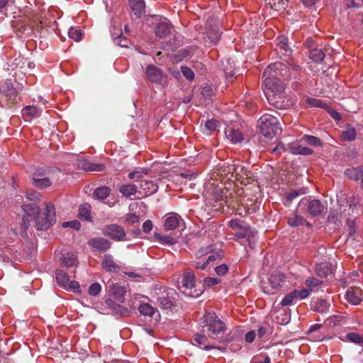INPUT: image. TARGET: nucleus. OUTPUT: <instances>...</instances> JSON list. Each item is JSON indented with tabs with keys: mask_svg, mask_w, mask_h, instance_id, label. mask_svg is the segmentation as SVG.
I'll use <instances>...</instances> for the list:
<instances>
[{
	"mask_svg": "<svg viewBox=\"0 0 363 363\" xmlns=\"http://www.w3.org/2000/svg\"><path fill=\"white\" fill-rule=\"evenodd\" d=\"M346 225L348 228V234L350 236L354 235L357 233V226L354 220L347 219Z\"/></svg>",
	"mask_w": 363,
	"mask_h": 363,
	"instance_id": "obj_62",
	"label": "nucleus"
},
{
	"mask_svg": "<svg viewBox=\"0 0 363 363\" xmlns=\"http://www.w3.org/2000/svg\"><path fill=\"white\" fill-rule=\"evenodd\" d=\"M60 259L62 264L66 267H73L77 262V257L73 253L64 254Z\"/></svg>",
	"mask_w": 363,
	"mask_h": 363,
	"instance_id": "obj_47",
	"label": "nucleus"
},
{
	"mask_svg": "<svg viewBox=\"0 0 363 363\" xmlns=\"http://www.w3.org/2000/svg\"><path fill=\"white\" fill-rule=\"evenodd\" d=\"M225 135L234 143H240L243 140V135L241 131L232 128H228L225 131Z\"/></svg>",
	"mask_w": 363,
	"mask_h": 363,
	"instance_id": "obj_37",
	"label": "nucleus"
},
{
	"mask_svg": "<svg viewBox=\"0 0 363 363\" xmlns=\"http://www.w3.org/2000/svg\"><path fill=\"white\" fill-rule=\"evenodd\" d=\"M287 150L288 147H286L283 143L279 142L277 143V146L272 150V153L280 155Z\"/></svg>",
	"mask_w": 363,
	"mask_h": 363,
	"instance_id": "obj_64",
	"label": "nucleus"
},
{
	"mask_svg": "<svg viewBox=\"0 0 363 363\" xmlns=\"http://www.w3.org/2000/svg\"><path fill=\"white\" fill-rule=\"evenodd\" d=\"M101 290V286L100 284H99L98 282H95L89 287L88 292L89 295L96 296L97 295L99 294Z\"/></svg>",
	"mask_w": 363,
	"mask_h": 363,
	"instance_id": "obj_61",
	"label": "nucleus"
},
{
	"mask_svg": "<svg viewBox=\"0 0 363 363\" xmlns=\"http://www.w3.org/2000/svg\"><path fill=\"white\" fill-rule=\"evenodd\" d=\"M203 328H207V334L211 339H215L219 343L230 342L232 339L224 337L227 330L225 323L213 312H206L201 318Z\"/></svg>",
	"mask_w": 363,
	"mask_h": 363,
	"instance_id": "obj_1",
	"label": "nucleus"
},
{
	"mask_svg": "<svg viewBox=\"0 0 363 363\" xmlns=\"http://www.w3.org/2000/svg\"><path fill=\"white\" fill-rule=\"evenodd\" d=\"M79 216L84 218L85 220L89 221L91 220V206L86 203L79 206Z\"/></svg>",
	"mask_w": 363,
	"mask_h": 363,
	"instance_id": "obj_44",
	"label": "nucleus"
},
{
	"mask_svg": "<svg viewBox=\"0 0 363 363\" xmlns=\"http://www.w3.org/2000/svg\"><path fill=\"white\" fill-rule=\"evenodd\" d=\"M265 95L269 104L276 108L287 109L292 105V102L285 96V91L277 94L265 93Z\"/></svg>",
	"mask_w": 363,
	"mask_h": 363,
	"instance_id": "obj_9",
	"label": "nucleus"
},
{
	"mask_svg": "<svg viewBox=\"0 0 363 363\" xmlns=\"http://www.w3.org/2000/svg\"><path fill=\"white\" fill-rule=\"evenodd\" d=\"M181 71L182 72V74L184 77H185L189 80H193L194 78V72L193 70L188 67H184L182 66L181 67Z\"/></svg>",
	"mask_w": 363,
	"mask_h": 363,
	"instance_id": "obj_63",
	"label": "nucleus"
},
{
	"mask_svg": "<svg viewBox=\"0 0 363 363\" xmlns=\"http://www.w3.org/2000/svg\"><path fill=\"white\" fill-rule=\"evenodd\" d=\"M208 38L210 39V40L213 43L216 44L220 38L221 33L218 30L216 29H211L208 31L207 33Z\"/></svg>",
	"mask_w": 363,
	"mask_h": 363,
	"instance_id": "obj_55",
	"label": "nucleus"
},
{
	"mask_svg": "<svg viewBox=\"0 0 363 363\" xmlns=\"http://www.w3.org/2000/svg\"><path fill=\"white\" fill-rule=\"evenodd\" d=\"M329 323L331 325H340L342 323H346L345 317L342 315H335L333 316H330L328 318Z\"/></svg>",
	"mask_w": 363,
	"mask_h": 363,
	"instance_id": "obj_59",
	"label": "nucleus"
},
{
	"mask_svg": "<svg viewBox=\"0 0 363 363\" xmlns=\"http://www.w3.org/2000/svg\"><path fill=\"white\" fill-rule=\"evenodd\" d=\"M325 110L329 113V115L337 122H339L342 120L341 114L337 112L336 110L333 108L332 107L326 105Z\"/></svg>",
	"mask_w": 363,
	"mask_h": 363,
	"instance_id": "obj_58",
	"label": "nucleus"
},
{
	"mask_svg": "<svg viewBox=\"0 0 363 363\" xmlns=\"http://www.w3.org/2000/svg\"><path fill=\"white\" fill-rule=\"evenodd\" d=\"M285 278L283 273L274 272L269 277V287L264 291L268 294H275L284 287Z\"/></svg>",
	"mask_w": 363,
	"mask_h": 363,
	"instance_id": "obj_12",
	"label": "nucleus"
},
{
	"mask_svg": "<svg viewBox=\"0 0 363 363\" xmlns=\"http://www.w3.org/2000/svg\"><path fill=\"white\" fill-rule=\"evenodd\" d=\"M325 53L322 49L313 48L309 52V57L315 63H320L325 58Z\"/></svg>",
	"mask_w": 363,
	"mask_h": 363,
	"instance_id": "obj_42",
	"label": "nucleus"
},
{
	"mask_svg": "<svg viewBox=\"0 0 363 363\" xmlns=\"http://www.w3.org/2000/svg\"><path fill=\"white\" fill-rule=\"evenodd\" d=\"M23 211L28 217H33L35 219L41 212L40 208L35 203H25L21 206Z\"/></svg>",
	"mask_w": 363,
	"mask_h": 363,
	"instance_id": "obj_34",
	"label": "nucleus"
},
{
	"mask_svg": "<svg viewBox=\"0 0 363 363\" xmlns=\"http://www.w3.org/2000/svg\"><path fill=\"white\" fill-rule=\"evenodd\" d=\"M266 4L275 11L284 10L288 4L289 0H264Z\"/></svg>",
	"mask_w": 363,
	"mask_h": 363,
	"instance_id": "obj_38",
	"label": "nucleus"
},
{
	"mask_svg": "<svg viewBox=\"0 0 363 363\" xmlns=\"http://www.w3.org/2000/svg\"><path fill=\"white\" fill-rule=\"evenodd\" d=\"M215 339H211L209 335H206L203 333H196L194 334L192 337V344L194 346L205 350H210L214 348V345L211 342Z\"/></svg>",
	"mask_w": 363,
	"mask_h": 363,
	"instance_id": "obj_17",
	"label": "nucleus"
},
{
	"mask_svg": "<svg viewBox=\"0 0 363 363\" xmlns=\"http://www.w3.org/2000/svg\"><path fill=\"white\" fill-rule=\"evenodd\" d=\"M235 181H238L241 184L247 185L253 182H257V176L248 167L240 164H237L235 174H234Z\"/></svg>",
	"mask_w": 363,
	"mask_h": 363,
	"instance_id": "obj_10",
	"label": "nucleus"
},
{
	"mask_svg": "<svg viewBox=\"0 0 363 363\" xmlns=\"http://www.w3.org/2000/svg\"><path fill=\"white\" fill-rule=\"evenodd\" d=\"M147 79L155 84H160L163 78V71L154 65H148L145 71Z\"/></svg>",
	"mask_w": 363,
	"mask_h": 363,
	"instance_id": "obj_19",
	"label": "nucleus"
},
{
	"mask_svg": "<svg viewBox=\"0 0 363 363\" xmlns=\"http://www.w3.org/2000/svg\"><path fill=\"white\" fill-rule=\"evenodd\" d=\"M118 33L119 35L114 38V43L120 47L128 48L130 44V40L123 35L121 29H118Z\"/></svg>",
	"mask_w": 363,
	"mask_h": 363,
	"instance_id": "obj_49",
	"label": "nucleus"
},
{
	"mask_svg": "<svg viewBox=\"0 0 363 363\" xmlns=\"http://www.w3.org/2000/svg\"><path fill=\"white\" fill-rule=\"evenodd\" d=\"M176 291L174 289H168L157 294V303L164 310L172 309L175 306Z\"/></svg>",
	"mask_w": 363,
	"mask_h": 363,
	"instance_id": "obj_11",
	"label": "nucleus"
},
{
	"mask_svg": "<svg viewBox=\"0 0 363 363\" xmlns=\"http://www.w3.org/2000/svg\"><path fill=\"white\" fill-rule=\"evenodd\" d=\"M288 150L293 155H311L313 153L312 149L296 143H289Z\"/></svg>",
	"mask_w": 363,
	"mask_h": 363,
	"instance_id": "obj_29",
	"label": "nucleus"
},
{
	"mask_svg": "<svg viewBox=\"0 0 363 363\" xmlns=\"http://www.w3.org/2000/svg\"><path fill=\"white\" fill-rule=\"evenodd\" d=\"M68 35L70 38L74 40L76 42L80 41L82 37L81 30L75 29L74 28H69Z\"/></svg>",
	"mask_w": 363,
	"mask_h": 363,
	"instance_id": "obj_57",
	"label": "nucleus"
},
{
	"mask_svg": "<svg viewBox=\"0 0 363 363\" xmlns=\"http://www.w3.org/2000/svg\"><path fill=\"white\" fill-rule=\"evenodd\" d=\"M228 226L231 229L237 230L235 236L238 238H245L249 235L250 225L244 220L232 219L229 221Z\"/></svg>",
	"mask_w": 363,
	"mask_h": 363,
	"instance_id": "obj_15",
	"label": "nucleus"
},
{
	"mask_svg": "<svg viewBox=\"0 0 363 363\" xmlns=\"http://www.w3.org/2000/svg\"><path fill=\"white\" fill-rule=\"evenodd\" d=\"M342 138L345 140L352 141L357 137V131L354 127L348 126L345 130L342 131Z\"/></svg>",
	"mask_w": 363,
	"mask_h": 363,
	"instance_id": "obj_51",
	"label": "nucleus"
},
{
	"mask_svg": "<svg viewBox=\"0 0 363 363\" xmlns=\"http://www.w3.org/2000/svg\"><path fill=\"white\" fill-rule=\"evenodd\" d=\"M131 12L134 13L136 18H139L145 13L144 0H128Z\"/></svg>",
	"mask_w": 363,
	"mask_h": 363,
	"instance_id": "obj_27",
	"label": "nucleus"
},
{
	"mask_svg": "<svg viewBox=\"0 0 363 363\" xmlns=\"http://www.w3.org/2000/svg\"><path fill=\"white\" fill-rule=\"evenodd\" d=\"M346 300L351 304L357 306L361 303L363 299V294L359 287H350L346 295Z\"/></svg>",
	"mask_w": 363,
	"mask_h": 363,
	"instance_id": "obj_21",
	"label": "nucleus"
},
{
	"mask_svg": "<svg viewBox=\"0 0 363 363\" xmlns=\"http://www.w3.org/2000/svg\"><path fill=\"white\" fill-rule=\"evenodd\" d=\"M301 140L313 147H321L323 145V141L319 138L310 135H304Z\"/></svg>",
	"mask_w": 363,
	"mask_h": 363,
	"instance_id": "obj_43",
	"label": "nucleus"
},
{
	"mask_svg": "<svg viewBox=\"0 0 363 363\" xmlns=\"http://www.w3.org/2000/svg\"><path fill=\"white\" fill-rule=\"evenodd\" d=\"M311 290L302 289H295L284 296L281 301L282 306H289L298 300H302L307 298L310 294Z\"/></svg>",
	"mask_w": 363,
	"mask_h": 363,
	"instance_id": "obj_14",
	"label": "nucleus"
},
{
	"mask_svg": "<svg viewBox=\"0 0 363 363\" xmlns=\"http://www.w3.org/2000/svg\"><path fill=\"white\" fill-rule=\"evenodd\" d=\"M287 224L293 228L299 227L301 225H306L308 228H311L312 224L308 222L303 216L300 215L298 212V209L294 211L287 218Z\"/></svg>",
	"mask_w": 363,
	"mask_h": 363,
	"instance_id": "obj_20",
	"label": "nucleus"
},
{
	"mask_svg": "<svg viewBox=\"0 0 363 363\" xmlns=\"http://www.w3.org/2000/svg\"><path fill=\"white\" fill-rule=\"evenodd\" d=\"M108 289L110 298L116 300L121 303H125L127 293L125 286H122L119 283H112L108 285Z\"/></svg>",
	"mask_w": 363,
	"mask_h": 363,
	"instance_id": "obj_16",
	"label": "nucleus"
},
{
	"mask_svg": "<svg viewBox=\"0 0 363 363\" xmlns=\"http://www.w3.org/2000/svg\"><path fill=\"white\" fill-rule=\"evenodd\" d=\"M306 193L305 190L303 189H292L284 195V201L283 203L286 206H289L291 201L298 197L300 195L304 194Z\"/></svg>",
	"mask_w": 363,
	"mask_h": 363,
	"instance_id": "obj_35",
	"label": "nucleus"
},
{
	"mask_svg": "<svg viewBox=\"0 0 363 363\" xmlns=\"http://www.w3.org/2000/svg\"><path fill=\"white\" fill-rule=\"evenodd\" d=\"M181 283L178 289L187 296L197 298L203 294V289L197 288L195 274L190 269L184 270Z\"/></svg>",
	"mask_w": 363,
	"mask_h": 363,
	"instance_id": "obj_2",
	"label": "nucleus"
},
{
	"mask_svg": "<svg viewBox=\"0 0 363 363\" xmlns=\"http://www.w3.org/2000/svg\"><path fill=\"white\" fill-rule=\"evenodd\" d=\"M77 165L79 169L86 172H102L106 169L105 165L103 164L92 163L85 159L79 160Z\"/></svg>",
	"mask_w": 363,
	"mask_h": 363,
	"instance_id": "obj_22",
	"label": "nucleus"
},
{
	"mask_svg": "<svg viewBox=\"0 0 363 363\" xmlns=\"http://www.w3.org/2000/svg\"><path fill=\"white\" fill-rule=\"evenodd\" d=\"M38 230H47L56 222L55 207L52 202L45 203V209L34 219Z\"/></svg>",
	"mask_w": 363,
	"mask_h": 363,
	"instance_id": "obj_4",
	"label": "nucleus"
},
{
	"mask_svg": "<svg viewBox=\"0 0 363 363\" xmlns=\"http://www.w3.org/2000/svg\"><path fill=\"white\" fill-rule=\"evenodd\" d=\"M268 77L289 80L291 79L290 69L286 64L281 62H276L269 65L265 68L262 74V78Z\"/></svg>",
	"mask_w": 363,
	"mask_h": 363,
	"instance_id": "obj_6",
	"label": "nucleus"
},
{
	"mask_svg": "<svg viewBox=\"0 0 363 363\" xmlns=\"http://www.w3.org/2000/svg\"><path fill=\"white\" fill-rule=\"evenodd\" d=\"M303 206L306 208V211L313 217L320 215L325 206L323 203L318 199L310 200L308 198L304 197L298 203V208Z\"/></svg>",
	"mask_w": 363,
	"mask_h": 363,
	"instance_id": "obj_8",
	"label": "nucleus"
},
{
	"mask_svg": "<svg viewBox=\"0 0 363 363\" xmlns=\"http://www.w3.org/2000/svg\"><path fill=\"white\" fill-rule=\"evenodd\" d=\"M119 191L125 197L133 196L137 192V187L134 184H123L119 188Z\"/></svg>",
	"mask_w": 363,
	"mask_h": 363,
	"instance_id": "obj_45",
	"label": "nucleus"
},
{
	"mask_svg": "<svg viewBox=\"0 0 363 363\" xmlns=\"http://www.w3.org/2000/svg\"><path fill=\"white\" fill-rule=\"evenodd\" d=\"M140 188L144 191V196H147L155 193L158 190L157 184L150 180H142L140 182Z\"/></svg>",
	"mask_w": 363,
	"mask_h": 363,
	"instance_id": "obj_30",
	"label": "nucleus"
},
{
	"mask_svg": "<svg viewBox=\"0 0 363 363\" xmlns=\"http://www.w3.org/2000/svg\"><path fill=\"white\" fill-rule=\"evenodd\" d=\"M260 133L267 138H272L279 133L281 128L278 118L271 114L265 113L258 121Z\"/></svg>",
	"mask_w": 363,
	"mask_h": 363,
	"instance_id": "obj_5",
	"label": "nucleus"
},
{
	"mask_svg": "<svg viewBox=\"0 0 363 363\" xmlns=\"http://www.w3.org/2000/svg\"><path fill=\"white\" fill-rule=\"evenodd\" d=\"M30 225V220H29L28 216H23L21 223V235L24 238L27 236L26 231Z\"/></svg>",
	"mask_w": 363,
	"mask_h": 363,
	"instance_id": "obj_53",
	"label": "nucleus"
},
{
	"mask_svg": "<svg viewBox=\"0 0 363 363\" xmlns=\"http://www.w3.org/2000/svg\"><path fill=\"white\" fill-rule=\"evenodd\" d=\"M237 164H223L222 167H220L218 169L217 175H220L221 177H226L228 180L234 179V174H235V168Z\"/></svg>",
	"mask_w": 363,
	"mask_h": 363,
	"instance_id": "obj_28",
	"label": "nucleus"
},
{
	"mask_svg": "<svg viewBox=\"0 0 363 363\" xmlns=\"http://www.w3.org/2000/svg\"><path fill=\"white\" fill-rule=\"evenodd\" d=\"M0 91L4 93L9 99L14 102L17 96V91L13 87L11 80L5 81L0 86Z\"/></svg>",
	"mask_w": 363,
	"mask_h": 363,
	"instance_id": "obj_26",
	"label": "nucleus"
},
{
	"mask_svg": "<svg viewBox=\"0 0 363 363\" xmlns=\"http://www.w3.org/2000/svg\"><path fill=\"white\" fill-rule=\"evenodd\" d=\"M306 101L310 106L319 107L323 109H325L327 105V104H325L323 101L311 97H308Z\"/></svg>",
	"mask_w": 363,
	"mask_h": 363,
	"instance_id": "obj_54",
	"label": "nucleus"
},
{
	"mask_svg": "<svg viewBox=\"0 0 363 363\" xmlns=\"http://www.w3.org/2000/svg\"><path fill=\"white\" fill-rule=\"evenodd\" d=\"M55 274L56 280L58 284L64 288H67L69 281V277L67 273L62 269H57Z\"/></svg>",
	"mask_w": 363,
	"mask_h": 363,
	"instance_id": "obj_40",
	"label": "nucleus"
},
{
	"mask_svg": "<svg viewBox=\"0 0 363 363\" xmlns=\"http://www.w3.org/2000/svg\"><path fill=\"white\" fill-rule=\"evenodd\" d=\"M106 306L111 309L115 313L120 314L121 315L125 316L129 313L128 308L121 304V303H116L115 299L108 298L105 301Z\"/></svg>",
	"mask_w": 363,
	"mask_h": 363,
	"instance_id": "obj_23",
	"label": "nucleus"
},
{
	"mask_svg": "<svg viewBox=\"0 0 363 363\" xmlns=\"http://www.w3.org/2000/svg\"><path fill=\"white\" fill-rule=\"evenodd\" d=\"M110 192L111 189L108 186H103L94 190L93 196L98 200H104L109 196Z\"/></svg>",
	"mask_w": 363,
	"mask_h": 363,
	"instance_id": "obj_39",
	"label": "nucleus"
},
{
	"mask_svg": "<svg viewBox=\"0 0 363 363\" xmlns=\"http://www.w3.org/2000/svg\"><path fill=\"white\" fill-rule=\"evenodd\" d=\"M171 28V24L165 19L155 26V33L160 38H166L170 34Z\"/></svg>",
	"mask_w": 363,
	"mask_h": 363,
	"instance_id": "obj_25",
	"label": "nucleus"
},
{
	"mask_svg": "<svg viewBox=\"0 0 363 363\" xmlns=\"http://www.w3.org/2000/svg\"><path fill=\"white\" fill-rule=\"evenodd\" d=\"M181 220L182 219L179 214L175 213H169L164 220V227L167 230H174L179 227Z\"/></svg>",
	"mask_w": 363,
	"mask_h": 363,
	"instance_id": "obj_24",
	"label": "nucleus"
},
{
	"mask_svg": "<svg viewBox=\"0 0 363 363\" xmlns=\"http://www.w3.org/2000/svg\"><path fill=\"white\" fill-rule=\"evenodd\" d=\"M138 311L141 315L152 316L155 312V308L148 303H140L138 307Z\"/></svg>",
	"mask_w": 363,
	"mask_h": 363,
	"instance_id": "obj_50",
	"label": "nucleus"
},
{
	"mask_svg": "<svg viewBox=\"0 0 363 363\" xmlns=\"http://www.w3.org/2000/svg\"><path fill=\"white\" fill-rule=\"evenodd\" d=\"M213 94V91L211 85L205 84L201 87V94L204 99H210Z\"/></svg>",
	"mask_w": 363,
	"mask_h": 363,
	"instance_id": "obj_60",
	"label": "nucleus"
},
{
	"mask_svg": "<svg viewBox=\"0 0 363 363\" xmlns=\"http://www.w3.org/2000/svg\"><path fill=\"white\" fill-rule=\"evenodd\" d=\"M140 217L135 213H128L125 216V221L133 227L139 225Z\"/></svg>",
	"mask_w": 363,
	"mask_h": 363,
	"instance_id": "obj_56",
	"label": "nucleus"
},
{
	"mask_svg": "<svg viewBox=\"0 0 363 363\" xmlns=\"http://www.w3.org/2000/svg\"><path fill=\"white\" fill-rule=\"evenodd\" d=\"M38 115V109L35 106H27L22 109V116L25 120H30Z\"/></svg>",
	"mask_w": 363,
	"mask_h": 363,
	"instance_id": "obj_41",
	"label": "nucleus"
},
{
	"mask_svg": "<svg viewBox=\"0 0 363 363\" xmlns=\"http://www.w3.org/2000/svg\"><path fill=\"white\" fill-rule=\"evenodd\" d=\"M38 175H40V169L37 170L33 174V184L35 186L38 188H47L51 186V182L49 178L45 177H38Z\"/></svg>",
	"mask_w": 363,
	"mask_h": 363,
	"instance_id": "obj_36",
	"label": "nucleus"
},
{
	"mask_svg": "<svg viewBox=\"0 0 363 363\" xmlns=\"http://www.w3.org/2000/svg\"><path fill=\"white\" fill-rule=\"evenodd\" d=\"M155 237L160 242L164 243L169 245H173L177 242V240L173 237L169 235H162L160 233H155Z\"/></svg>",
	"mask_w": 363,
	"mask_h": 363,
	"instance_id": "obj_52",
	"label": "nucleus"
},
{
	"mask_svg": "<svg viewBox=\"0 0 363 363\" xmlns=\"http://www.w3.org/2000/svg\"><path fill=\"white\" fill-rule=\"evenodd\" d=\"M283 81L281 78L264 77L263 84L266 93L277 94V92H284L285 91V85Z\"/></svg>",
	"mask_w": 363,
	"mask_h": 363,
	"instance_id": "obj_13",
	"label": "nucleus"
},
{
	"mask_svg": "<svg viewBox=\"0 0 363 363\" xmlns=\"http://www.w3.org/2000/svg\"><path fill=\"white\" fill-rule=\"evenodd\" d=\"M88 245L94 252H105L111 247V242L102 237L93 238L89 240Z\"/></svg>",
	"mask_w": 363,
	"mask_h": 363,
	"instance_id": "obj_18",
	"label": "nucleus"
},
{
	"mask_svg": "<svg viewBox=\"0 0 363 363\" xmlns=\"http://www.w3.org/2000/svg\"><path fill=\"white\" fill-rule=\"evenodd\" d=\"M206 191L207 193H209L216 201H223L226 206H231V202L228 198V194L229 193V196H231L232 193L229 191L225 184L218 179L211 178L206 186Z\"/></svg>",
	"mask_w": 363,
	"mask_h": 363,
	"instance_id": "obj_3",
	"label": "nucleus"
},
{
	"mask_svg": "<svg viewBox=\"0 0 363 363\" xmlns=\"http://www.w3.org/2000/svg\"><path fill=\"white\" fill-rule=\"evenodd\" d=\"M330 306L329 303L322 298L313 301L311 303V309L320 313H326L328 311Z\"/></svg>",
	"mask_w": 363,
	"mask_h": 363,
	"instance_id": "obj_33",
	"label": "nucleus"
},
{
	"mask_svg": "<svg viewBox=\"0 0 363 363\" xmlns=\"http://www.w3.org/2000/svg\"><path fill=\"white\" fill-rule=\"evenodd\" d=\"M315 271L318 277H327L332 273V268L328 264H320L316 266Z\"/></svg>",
	"mask_w": 363,
	"mask_h": 363,
	"instance_id": "obj_46",
	"label": "nucleus"
},
{
	"mask_svg": "<svg viewBox=\"0 0 363 363\" xmlns=\"http://www.w3.org/2000/svg\"><path fill=\"white\" fill-rule=\"evenodd\" d=\"M345 176L354 181H359L363 177V167H351L345 170Z\"/></svg>",
	"mask_w": 363,
	"mask_h": 363,
	"instance_id": "obj_31",
	"label": "nucleus"
},
{
	"mask_svg": "<svg viewBox=\"0 0 363 363\" xmlns=\"http://www.w3.org/2000/svg\"><path fill=\"white\" fill-rule=\"evenodd\" d=\"M342 340L343 341H349L361 346L363 345V336H361L359 334L354 332L347 333L345 339Z\"/></svg>",
	"mask_w": 363,
	"mask_h": 363,
	"instance_id": "obj_48",
	"label": "nucleus"
},
{
	"mask_svg": "<svg viewBox=\"0 0 363 363\" xmlns=\"http://www.w3.org/2000/svg\"><path fill=\"white\" fill-rule=\"evenodd\" d=\"M102 233L104 236L116 242L128 240L124 228L118 224L106 225L102 229Z\"/></svg>",
	"mask_w": 363,
	"mask_h": 363,
	"instance_id": "obj_7",
	"label": "nucleus"
},
{
	"mask_svg": "<svg viewBox=\"0 0 363 363\" xmlns=\"http://www.w3.org/2000/svg\"><path fill=\"white\" fill-rule=\"evenodd\" d=\"M102 267L107 272H118L121 268L117 265L113 260L112 256L110 255H106L102 262Z\"/></svg>",
	"mask_w": 363,
	"mask_h": 363,
	"instance_id": "obj_32",
	"label": "nucleus"
}]
</instances>
